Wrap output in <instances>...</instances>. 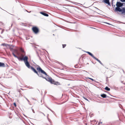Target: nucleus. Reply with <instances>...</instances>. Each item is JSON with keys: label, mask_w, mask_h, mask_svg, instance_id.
Returning <instances> with one entry per match:
<instances>
[{"label": "nucleus", "mask_w": 125, "mask_h": 125, "mask_svg": "<svg viewBox=\"0 0 125 125\" xmlns=\"http://www.w3.org/2000/svg\"><path fill=\"white\" fill-rule=\"evenodd\" d=\"M100 123H102V122H100Z\"/></svg>", "instance_id": "obj_39"}, {"label": "nucleus", "mask_w": 125, "mask_h": 125, "mask_svg": "<svg viewBox=\"0 0 125 125\" xmlns=\"http://www.w3.org/2000/svg\"><path fill=\"white\" fill-rule=\"evenodd\" d=\"M27 101H28V102L29 103V104H30V103H29L30 102H29V100H28Z\"/></svg>", "instance_id": "obj_29"}, {"label": "nucleus", "mask_w": 125, "mask_h": 125, "mask_svg": "<svg viewBox=\"0 0 125 125\" xmlns=\"http://www.w3.org/2000/svg\"><path fill=\"white\" fill-rule=\"evenodd\" d=\"M27 57V56H25L24 57L22 58H21L20 57H17V58L18 59V60H19L20 61L23 60L24 61L25 60L24 59L25 58H26Z\"/></svg>", "instance_id": "obj_6"}, {"label": "nucleus", "mask_w": 125, "mask_h": 125, "mask_svg": "<svg viewBox=\"0 0 125 125\" xmlns=\"http://www.w3.org/2000/svg\"><path fill=\"white\" fill-rule=\"evenodd\" d=\"M39 59L40 60H41V57H39Z\"/></svg>", "instance_id": "obj_33"}, {"label": "nucleus", "mask_w": 125, "mask_h": 125, "mask_svg": "<svg viewBox=\"0 0 125 125\" xmlns=\"http://www.w3.org/2000/svg\"><path fill=\"white\" fill-rule=\"evenodd\" d=\"M101 97L103 98H106V97H109L108 96H107L106 95L104 94H101Z\"/></svg>", "instance_id": "obj_10"}, {"label": "nucleus", "mask_w": 125, "mask_h": 125, "mask_svg": "<svg viewBox=\"0 0 125 125\" xmlns=\"http://www.w3.org/2000/svg\"><path fill=\"white\" fill-rule=\"evenodd\" d=\"M120 1L122 2H125V0H120Z\"/></svg>", "instance_id": "obj_21"}, {"label": "nucleus", "mask_w": 125, "mask_h": 125, "mask_svg": "<svg viewBox=\"0 0 125 125\" xmlns=\"http://www.w3.org/2000/svg\"><path fill=\"white\" fill-rule=\"evenodd\" d=\"M30 68L35 73H36L38 76L40 77H43L42 74H44L45 75H47L46 73L40 67H38L37 69L39 72V73L32 66H31Z\"/></svg>", "instance_id": "obj_1"}, {"label": "nucleus", "mask_w": 125, "mask_h": 125, "mask_svg": "<svg viewBox=\"0 0 125 125\" xmlns=\"http://www.w3.org/2000/svg\"><path fill=\"white\" fill-rule=\"evenodd\" d=\"M25 98H26V100L27 101L28 100V99L26 98L25 97Z\"/></svg>", "instance_id": "obj_31"}, {"label": "nucleus", "mask_w": 125, "mask_h": 125, "mask_svg": "<svg viewBox=\"0 0 125 125\" xmlns=\"http://www.w3.org/2000/svg\"><path fill=\"white\" fill-rule=\"evenodd\" d=\"M77 65H75L74 67H75V68H77Z\"/></svg>", "instance_id": "obj_26"}, {"label": "nucleus", "mask_w": 125, "mask_h": 125, "mask_svg": "<svg viewBox=\"0 0 125 125\" xmlns=\"http://www.w3.org/2000/svg\"><path fill=\"white\" fill-rule=\"evenodd\" d=\"M15 51L16 52L17 54L18 55L19 54V53L17 51V50H15Z\"/></svg>", "instance_id": "obj_20"}, {"label": "nucleus", "mask_w": 125, "mask_h": 125, "mask_svg": "<svg viewBox=\"0 0 125 125\" xmlns=\"http://www.w3.org/2000/svg\"><path fill=\"white\" fill-rule=\"evenodd\" d=\"M105 89L106 90L108 91H109L110 90V88H109L108 87L106 86L105 88Z\"/></svg>", "instance_id": "obj_14"}, {"label": "nucleus", "mask_w": 125, "mask_h": 125, "mask_svg": "<svg viewBox=\"0 0 125 125\" xmlns=\"http://www.w3.org/2000/svg\"><path fill=\"white\" fill-rule=\"evenodd\" d=\"M12 53V54L16 58H17V56L13 52Z\"/></svg>", "instance_id": "obj_16"}, {"label": "nucleus", "mask_w": 125, "mask_h": 125, "mask_svg": "<svg viewBox=\"0 0 125 125\" xmlns=\"http://www.w3.org/2000/svg\"><path fill=\"white\" fill-rule=\"evenodd\" d=\"M14 105L16 107V104L15 103H14Z\"/></svg>", "instance_id": "obj_23"}, {"label": "nucleus", "mask_w": 125, "mask_h": 125, "mask_svg": "<svg viewBox=\"0 0 125 125\" xmlns=\"http://www.w3.org/2000/svg\"><path fill=\"white\" fill-rule=\"evenodd\" d=\"M33 31L36 34L39 31V30L36 27H33L32 28Z\"/></svg>", "instance_id": "obj_5"}, {"label": "nucleus", "mask_w": 125, "mask_h": 125, "mask_svg": "<svg viewBox=\"0 0 125 125\" xmlns=\"http://www.w3.org/2000/svg\"><path fill=\"white\" fill-rule=\"evenodd\" d=\"M31 12V11H30V12Z\"/></svg>", "instance_id": "obj_38"}, {"label": "nucleus", "mask_w": 125, "mask_h": 125, "mask_svg": "<svg viewBox=\"0 0 125 125\" xmlns=\"http://www.w3.org/2000/svg\"><path fill=\"white\" fill-rule=\"evenodd\" d=\"M113 0H112V3H113ZM112 6L113 7V8L115 7V5H114L113 4V3H112Z\"/></svg>", "instance_id": "obj_18"}, {"label": "nucleus", "mask_w": 125, "mask_h": 125, "mask_svg": "<svg viewBox=\"0 0 125 125\" xmlns=\"http://www.w3.org/2000/svg\"><path fill=\"white\" fill-rule=\"evenodd\" d=\"M40 13L45 16L47 17H48V14L44 12H40Z\"/></svg>", "instance_id": "obj_9"}, {"label": "nucleus", "mask_w": 125, "mask_h": 125, "mask_svg": "<svg viewBox=\"0 0 125 125\" xmlns=\"http://www.w3.org/2000/svg\"><path fill=\"white\" fill-rule=\"evenodd\" d=\"M66 44H63L62 45V47L63 48H64L66 46Z\"/></svg>", "instance_id": "obj_19"}, {"label": "nucleus", "mask_w": 125, "mask_h": 125, "mask_svg": "<svg viewBox=\"0 0 125 125\" xmlns=\"http://www.w3.org/2000/svg\"><path fill=\"white\" fill-rule=\"evenodd\" d=\"M84 99L85 100H87V101H88V99H87L86 98H85V97H84Z\"/></svg>", "instance_id": "obj_24"}, {"label": "nucleus", "mask_w": 125, "mask_h": 125, "mask_svg": "<svg viewBox=\"0 0 125 125\" xmlns=\"http://www.w3.org/2000/svg\"><path fill=\"white\" fill-rule=\"evenodd\" d=\"M51 111H52V112L53 113L54 112V111H52V110H51Z\"/></svg>", "instance_id": "obj_34"}, {"label": "nucleus", "mask_w": 125, "mask_h": 125, "mask_svg": "<svg viewBox=\"0 0 125 125\" xmlns=\"http://www.w3.org/2000/svg\"><path fill=\"white\" fill-rule=\"evenodd\" d=\"M103 2H104L106 4H107L109 5H110V3L109 1V0H103Z\"/></svg>", "instance_id": "obj_7"}, {"label": "nucleus", "mask_w": 125, "mask_h": 125, "mask_svg": "<svg viewBox=\"0 0 125 125\" xmlns=\"http://www.w3.org/2000/svg\"><path fill=\"white\" fill-rule=\"evenodd\" d=\"M123 3L117 1L116 4L117 7L115 8V11H116L121 12L122 14L125 13V8H123L122 9L120 8L123 5Z\"/></svg>", "instance_id": "obj_2"}, {"label": "nucleus", "mask_w": 125, "mask_h": 125, "mask_svg": "<svg viewBox=\"0 0 125 125\" xmlns=\"http://www.w3.org/2000/svg\"><path fill=\"white\" fill-rule=\"evenodd\" d=\"M48 120L49 121V122H50V119H49L48 118Z\"/></svg>", "instance_id": "obj_30"}, {"label": "nucleus", "mask_w": 125, "mask_h": 125, "mask_svg": "<svg viewBox=\"0 0 125 125\" xmlns=\"http://www.w3.org/2000/svg\"><path fill=\"white\" fill-rule=\"evenodd\" d=\"M3 23H2V25H3Z\"/></svg>", "instance_id": "obj_41"}, {"label": "nucleus", "mask_w": 125, "mask_h": 125, "mask_svg": "<svg viewBox=\"0 0 125 125\" xmlns=\"http://www.w3.org/2000/svg\"><path fill=\"white\" fill-rule=\"evenodd\" d=\"M88 78L89 79H90V80H91L92 81H95V80H94L93 79H92V78H89V77H88Z\"/></svg>", "instance_id": "obj_17"}, {"label": "nucleus", "mask_w": 125, "mask_h": 125, "mask_svg": "<svg viewBox=\"0 0 125 125\" xmlns=\"http://www.w3.org/2000/svg\"><path fill=\"white\" fill-rule=\"evenodd\" d=\"M54 83H53L54 84H55L56 85H60V83L58 82H55L54 81Z\"/></svg>", "instance_id": "obj_13"}, {"label": "nucleus", "mask_w": 125, "mask_h": 125, "mask_svg": "<svg viewBox=\"0 0 125 125\" xmlns=\"http://www.w3.org/2000/svg\"><path fill=\"white\" fill-rule=\"evenodd\" d=\"M41 112H39L40 113H41Z\"/></svg>", "instance_id": "obj_37"}, {"label": "nucleus", "mask_w": 125, "mask_h": 125, "mask_svg": "<svg viewBox=\"0 0 125 125\" xmlns=\"http://www.w3.org/2000/svg\"><path fill=\"white\" fill-rule=\"evenodd\" d=\"M22 52H24V51H23L22 50Z\"/></svg>", "instance_id": "obj_35"}, {"label": "nucleus", "mask_w": 125, "mask_h": 125, "mask_svg": "<svg viewBox=\"0 0 125 125\" xmlns=\"http://www.w3.org/2000/svg\"><path fill=\"white\" fill-rule=\"evenodd\" d=\"M31 109L32 110V112H33V113H35V112H34V110L33 109H32V108H31Z\"/></svg>", "instance_id": "obj_22"}, {"label": "nucleus", "mask_w": 125, "mask_h": 125, "mask_svg": "<svg viewBox=\"0 0 125 125\" xmlns=\"http://www.w3.org/2000/svg\"><path fill=\"white\" fill-rule=\"evenodd\" d=\"M28 58L27 57L26 58L24 59V63L25 65L28 67V68H30L31 66L30 64L28 61Z\"/></svg>", "instance_id": "obj_4"}, {"label": "nucleus", "mask_w": 125, "mask_h": 125, "mask_svg": "<svg viewBox=\"0 0 125 125\" xmlns=\"http://www.w3.org/2000/svg\"><path fill=\"white\" fill-rule=\"evenodd\" d=\"M100 123H102V122H100Z\"/></svg>", "instance_id": "obj_40"}, {"label": "nucleus", "mask_w": 125, "mask_h": 125, "mask_svg": "<svg viewBox=\"0 0 125 125\" xmlns=\"http://www.w3.org/2000/svg\"><path fill=\"white\" fill-rule=\"evenodd\" d=\"M25 98H26V100L27 101L28 100V99L26 98L25 97Z\"/></svg>", "instance_id": "obj_32"}, {"label": "nucleus", "mask_w": 125, "mask_h": 125, "mask_svg": "<svg viewBox=\"0 0 125 125\" xmlns=\"http://www.w3.org/2000/svg\"><path fill=\"white\" fill-rule=\"evenodd\" d=\"M22 57H23V55H22Z\"/></svg>", "instance_id": "obj_36"}, {"label": "nucleus", "mask_w": 125, "mask_h": 125, "mask_svg": "<svg viewBox=\"0 0 125 125\" xmlns=\"http://www.w3.org/2000/svg\"><path fill=\"white\" fill-rule=\"evenodd\" d=\"M42 74V76H43V77H42L43 78L45 79L47 81L50 82L51 83H54V81H53L52 79L51 78H46L45 76H47V75H45L44 74ZM47 76H48L47 75Z\"/></svg>", "instance_id": "obj_3"}, {"label": "nucleus", "mask_w": 125, "mask_h": 125, "mask_svg": "<svg viewBox=\"0 0 125 125\" xmlns=\"http://www.w3.org/2000/svg\"><path fill=\"white\" fill-rule=\"evenodd\" d=\"M27 101H28V102L29 103V104H30V103H29L30 102H29V100H28Z\"/></svg>", "instance_id": "obj_28"}, {"label": "nucleus", "mask_w": 125, "mask_h": 125, "mask_svg": "<svg viewBox=\"0 0 125 125\" xmlns=\"http://www.w3.org/2000/svg\"><path fill=\"white\" fill-rule=\"evenodd\" d=\"M86 52L88 53L91 56L94 58H95V57L93 55L91 52Z\"/></svg>", "instance_id": "obj_8"}, {"label": "nucleus", "mask_w": 125, "mask_h": 125, "mask_svg": "<svg viewBox=\"0 0 125 125\" xmlns=\"http://www.w3.org/2000/svg\"><path fill=\"white\" fill-rule=\"evenodd\" d=\"M4 31V30H3L2 31H1V34H2V33H3V32Z\"/></svg>", "instance_id": "obj_25"}, {"label": "nucleus", "mask_w": 125, "mask_h": 125, "mask_svg": "<svg viewBox=\"0 0 125 125\" xmlns=\"http://www.w3.org/2000/svg\"><path fill=\"white\" fill-rule=\"evenodd\" d=\"M5 64L4 63L0 62V67H5Z\"/></svg>", "instance_id": "obj_11"}, {"label": "nucleus", "mask_w": 125, "mask_h": 125, "mask_svg": "<svg viewBox=\"0 0 125 125\" xmlns=\"http://www.w3.org/2000/svg\"><path fill=\"white\" fill-rule=\"evenodd\" d=\"M41 113H42V114H43L44 115V116H45V115L42 112H41Z\"/></svg>", "instance_id": "obj_27"}, {"label": "nucleus", "mask_w": 125, "mask_h": 125, "mask_svg": "<svg viewBox=\"0 0 125 125\" xmlns=\"http://www.w3.org/2000/svg\"><path fill=\"white\" fill-rule=\"evenodd\" d=\"M8 45V44H6L5 43H3L1 45V46H7Z\"/></svg>", "instance_id": "obj_15"}, {"label": "nucleus", "mask_w": 125, "mask_h": 125, "mask_svg": "<svg viewBox=\"0 0 125 125\" xmlns=\"http://www.w3.org/2000/svg\"><path fill=\"white\" fill-rule=\"evenodd\" d=\"M94 59L96 60V61H98L102 65H103V64L101 62V61L98 60V59L96 58L95 57V58H94Z\"/></svg>", "instance_id": "obj_12"}]
</instances>
